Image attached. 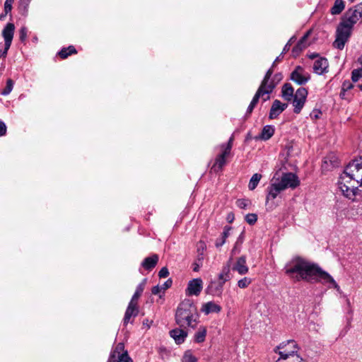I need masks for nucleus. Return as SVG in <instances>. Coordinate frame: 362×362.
<instances>
[{
  "mask_svg": "<svg viewBox=\"0 0 362 362\" xmlns=\"http://www.w3.org/2000/svg\"><path fill=\"white\" fill-rule=\"evenodd\" d=\"M175 322L180 327L195 328L197 325L198 314L192 300L185 299L177 306L175 312Z\"/></svg>",
  "mask_w": 362,
  "mask_h": 362,
  "instance_id": "4",
  "label": "nucleus"
},
{
  "mask_svg": "<svg viewBox=\"0 0 362 362\" xmlns=\"http://www.w3.org/2000/svg\"><path fill=\"white\" fill-rule=\"evenodd\" d=\"M118 362H132V360L129 356L127 351H124L120 356V358L118 360Z\"/></svg>",
  "mask_w": 362,
  "mask_h": 362,
  "instance_id": "44",
  "label": "nucleus"
},
{
  "mask_svg": "<svg viewBox=\"0 0 362 362\" xmlns=\"http://www.w3.org/2000/svg\"><path fill=\"white\" fill-rule=\"evenodd\" d=\"M14 0H6L4 2V12L6 14L10 13L12 10V4H13Z\"/></svg>",
  "mask_w": 362,
  "mask_h": 362,
  "instance_id": "41",
  "label": "nucleus"
},
{
  "mask_svg": "<svg viewBox=\"0 0 362 362\" xmlns=\"http://www.w3.org/2000/svg\"><path fill=\"white\" fill-rule=\"evenodd\" d=\"M233 137H230L229 141L227 144H223L221 145V148L222 151H225L226 153L230 154L233 145Z\"/></svg>",
  "mask_w": 362,
  "mask_h": 362,
  "instance_id": "36",
  "label": "nucleus"
},
{
  "mask_svg": "<svg viewBox=\"0 0 362 362\" xmlns=\"http://www.w3.org/2000/svg\"><path fill=\"white\" fill-rule=\"evenodd\" d=\"M199 265L198 264H194V267L193 268V270L194 272H198L199 270Z\"/></svg>",
  "mask_w": 362,
  "mask_h": 362,
  "instance_id": "61",
  "label": "nucleus"
},
{
  "mask_svg": "<svg viewBox=\"0 0 362 362\" xmlns=\"http://www.w3.org/2000/svg\"><path fill=\"white\" fill-rule=\"evenodd\" d=\"M113 351L118 354H123L124 352V345L123 343H119L117 344L115 348L112 350Z\"/></svg>",
  "mask_w": 362,
  "mask_h": 362,
  "instance_id": "47",
  "label": "nucleus"
},
{
  "mask_svg": "<svg viewBox=\"0 0 362 362\" xmlns=\"http://www.w3.org/2000/svg\"><path fill=\"white\" fill-rule=\"evenodd\" d=\"M319 114H321L320 111H313V112L311 114V117H314L315 119H317L319 117Z\"/></svg>",
  "mask_w": 362,
  "mask_h": 362,
  "instance_id": "57",
  "label": "nucleus"
},
{
  "mask_svg": "<svg viewBox=\"0 0 362 362\" xmlns=\"http://www.w3.org/2000/svg\"><path fill=\"white\" fill-rule=\"evenodd\" d=\"M231 230L230 226H225L223 228V231L221 234V236L220 238H218L216 240L215 245L216 247H220L226 243V238L228 237L230 230Z\"/></svg>",
  "mask_w": 362,
  "mask_h": 362,
  "instance_id": "25",
  "label": "nucleus"
},
{
  "mask_svg": "<svg viewBox=\"0 0 362 362\" xmlns=\"http://www.w3.org/2000/svg\"><path fill=\"white\" fill-rule=\"evenodd\" d=\"M345 5L343 0H336L334 6L331 8V13L333 15H337L341 13L344 9Z\"/></svg>",
  "mask_w": 362,
  "mask_h": 362,
  "instance_id": "30",
  "label": "nucleus"
},
{
  "mask_svg": "<svg viewBox=\"0 0 362 362\" xmlns=\"http://www.w3.org/2000/svg\"><path fill=\"white\" fill-rule=\"evenodd\" d=\"M245 221L250 225H254L257 221V215L256 214H248L245 217Z\"/></svg>",
  "mask_w": 362,
  "mask_h": 362,
  "instance_id": "37",
  "label": "nucleus"
},
{
  "mask_svg": "<svg viewBox=\"0 0 362 362\" xmlns=\"http://www.w3.org/2000/svg\"><path fill=\"white\" fill-rule=\"evenodd\" d=\"M233 270L236 271L240 275L246 274L248 272L249 268L246 264L245 256H241L237 259L233 267Z\"/></svg>",
  "mask_w": 362,
  "mask_h": 362,
  "instance_id": "17",
  "label": "nucleus"
},
{
  "mask_svg": "<svg viewBox=\"0 0 362 362\" xmlns=\"http://www.w3.org/2000/svg\"><path fill=\"white\" fill-rule=\"evenodd\" d=\"M283 57L284 56H281V54H280L279 57H277L276 58L275 61H277V62L280 61L281 59V58H283Z\"/></svg>",
  "mask_w": 362,
  "mask_h": 362,
  "instance_id": "62",
  "label": "nucleus"
},
{
  "mask_svg": "<svg viewBox=\"0 0 362 362\" xmlns=\"http://www.w3.org/2000/svg\"><path fill=\"white\" fill-rule=\"evenodd\" d=\"M31 0H19L18 8L23 15H26Z\"/></svg>",
  "mask_w": 362,
  "mask_h": 362,
  "instance_id": "33",
  "label": "nucleus"
},
{
  "mask_svg": "<svg viewBox=\"0 0 362 362\" xmlns=\"http://www.w3.org/2000/svg\"><path fill=\"white\" fill-rule=\"evenodd\" d=\"M290 344H292L294 349L291 351H288L287 350L279 351L280 357L279 358L276 362H305L303 359L297 354L299 348L294 340L291 339L286 341H284L277 346V349H284L286 346V345Z\"/></svg>",
  "mask_w": 362,
  "mask_h": 362,
  "instance_id": "5",
  "label": "nucleus"
},
{
  "mask_svg": "<svg viewBox=\"0 0 362 362\" xmlns=\"http://www.w3.org/2000/svg\"><path fill=\"white\" fill-rule=\"evenodd\" d=\"M361 78H362V68L358 69H354L351 74L352 81L356 83V82L358 81V80Z\"/></svg>",
  "mask_w": 362,
  "mask_h": 362,
  "instance_id": "35",
  "label": "nucleus"
},
{
  "mask_svg": "<svg viewBox=\"0 0 362 362\" xmlns=\"http://www.w3.org/2000/svg\"><path fill=\"white\" fill-rule=\"evenodd\" d=\"M206 335V329L205 327H200L198 331L194 334V341L197 343H202L204 341Z\"/></svg>",
  "mask_w": 362,
  "mask_h": 362,
  "instance_id": "31",
  "label": "nucleus"
},
{
  "mask_svg": "<svg viewBox=\"0 0 362 362\" xmlns=\"http://www.w3.org/2000/svg\"><path fill=\"white\" fill-rule=\"evenodd\" d=\"M290 79L298 85H304L310 79V74L304 68L300 66H297L295 69L291 72Z\"/></svg>",
  "mask_w": 362,
  "mask_h": 362,
  "instance_id": "9",
  "label": "nucleus"
},
{
  "mask_svg": "<svg viewBox=\"0 0 362 362\" xmlns=\"http://www.w3.org/2000/svg\"><path fill=\"white\" fill-rule=\"evenodd\" d=\"M282 78L283 76L281 74H276L272 78H269V81H267V83L264 84V81H262L257 90H272L276 88L277 84L279 83Z\"/></svg>",
  "mask_w": 362,
  "mask_h": 362,
  "instance_id": "13",
  "label": "nucleus"
},
{
  "mask_svg": "<svg viewBox=\"0 0 362 362\" xmlns=\"http://www.w3.org/2000/svg\"><path fill=\"white\" fill-rule=\"evenodd\" d=\"M290 42H291V40L286 44V45L283 48V50L281 53V56H284L289 50L290 46H291Z\"/></svg>",
  "mask_w": 362,
  "mask_h": 362,
  "instance_id": "54",
  "label": "nucleus"
},
{
  "mask_svg": "<svg viewBox=\"0 0 362 362\" xmlns=\"http://www.w3.org/2000/svg\"><path fill=\"white\" fill-rule=\"evenodd\" d=\"M251 282L252 281L250 278L244 277L238 281V286L240 288H247Z\"/></svg>",
  "mask_w": 362,
  "mask_h": 362,
  "instance_id": "38",
  "label": "nucleus"
},
{
  "mask_svg": "<svg viewBox=\"0 0 362 362\" xmlns=\"http://www.w3.org/2000/svg\"><path fill=\"white\" fill-rule=\"evenodd\" d=\"M169 275V272L167 267H164L158 272L160 278H166Z\"/></svg>",
  "mask_w": 362,
  "mask_h": 362,
  "instance_id": "48",
  "label": "nucleus"
},
{
  "mask_svg": "<svg viewBox=\"0 0 362 362\" xmlns=\"http://www.w3.org/2000/svg\"><path fill=\"white\" fill-rule=\"evenodd\" d=\"M281 90H293V88L289 83H286L281 88Z\"/></svg>",
  "mask_w": 362,
  "mask_h": 362,
  "instance_id": "55",
  "label": "nucleus"
},
{
  "mask_svg": "<svg viewBox=\"0 0 362 362\" xmlns=\"http://www.w3.org/2000/svg\"><path fill=\"white\" fill-rule=\"evenodd\" d=\"M236 204L240 209H246L248 206V200L245 199H239L237 200Z\"/></svg>",
  "mask_w": 362,
  "mask_h": 362,
  "instance_id": "43",
  "label": "nucleus"
},
{
  "mask_svg": "<svg viewBox=\"0 0 362 362\" xmlns=\"http://www.w3.org/2000/svg\"><path fill=\"white\" fill-rule=\"evenodd\" d=\"M306 37L307 35L302 37L298 42V43L293 47L292 53L294 55H298V54L307 47V45L305 44Z\"/></svg>",
  "mask_w": 362,
  "mask_h": 362,
  "instance_id": "29",
  "label": "nucleus"
},
{
  "mask_svg": "<svg viewBox=\"0 0 362 362\" xmlns=\"http://www.w3.org/2000/svg\"><path fill=\"white\" fill-rule=\"evenodd\" d=\"M351 92H340L339 98L342 100H349Z\"/></svg>",
  "mask_w": 362,
  "mask_h": 362,
  "instance_id": "52",
  "label": "nucleus"
},
{
  "mask_svg": "<svg viewBox=\"0 0 362 362\" xmlns=\"http://www.w3.org/2000/svg\"><path fill=\"white\" fill-rule=\"evenodd\" d=\"M170 336L177 344H181L187 337V332L182 329L175 328L170 332Z\"/></svg>",
  "mask_w": 362,
  "mask_h": 362,
  "instance_id": "18",
  "label": "nucleus"
},
{
  "mask_svg": "<svg viewBox=\"0 0 362 362\" xmlns=\"http://www.w3.org/2000/svg\"><path fill=\"white\" fill-rule=\"evenodd\" d=\"M274 134V128L271 125H266L263 127L260 139L264 141L269 139Z\"/></svg>",
  "mask_w": 362,
  "mask_h": 362,
  "instance_id": "28",
  "label": "nucleus"
},
{
  "mask_svg": "<svg viewBox=\"0 0 362 362\" xmlns=\"http://www.w3.org/2000/svg\"><path fill=\"white\" fill-rule=\"evenodd\" d=\"M281 97L291 103L293 108V112L299 114L305 105L308 97V92H281Z\"/></svg>",
  "mask_w": 362,
  "mask_h": 362,
  "instance_id": "6",
  "label": "nucleus"
},
{
  "mask_svg": "<svg viewBox=\"0 0 362 362\" xmlns=\"http://www.w3.org/2000/svg\"><path fill=\"white\" fill-rule=\"evenodd\" d=\"M288 107V105L286 103H282L279 100H275L271 107L270 111H269V119H276L278 117V116L284 111L286 107Z\"/></svg>",
  "mask_w": 362,
  "mask_h": 362,
  "instance_id": "14",
  "label": "nucleus"
},
{
  "mask_svg": "<svg viewBox=\"0 0 362 362\" xmlns=\"http://www.w3.org/2000/svg\"><path fill=\"white\" fill-rule=\"evenodd\" d=\"M339 165V162L337 157L334 154H330L325 158L322 168L325 170H329V167L336 168Z\"/></svg>",
  "mask_w": 362,
  "mask_h": 362,
  "instance_id": "23",
  "label": "nucleus"
},
{
  "mask_svg": "<svg viewBox=\"0 0 362 362\" xmlns=\"http://www.w3.org/2000/svg\"><path fill=\"white\" fill-rule=\"evenodd\" d=\"M277 183L285 190L287 188L295 189L300 185L298 176L293 173H283L281 178H277Z\"/></svg>",
  "mask_w": 362,
  "mask_h": 362,
  "instance_id": "7",
  "label": "nucleus"
},
{
  "mask_svg": "<svg viewBox=\"0 0 362 362\" xmlns=\"http://www.w3.org/2000/svg\"><path fill=\"white\" fill-rule=\"evenodd\" d=\"M6 15H7V14H6V13H5L4 14H3V13H2L1 15H0V20L4 19V18Z\"/></svg>",
  "mask_w": 362,
  "mask_h": 362,
  "instance_id": "63",
  "label": "nucleus"
},
{
  "mask_svg": "<svg viewBox=\"0 0 362 362\" xmlns=\"http://www.w3.org/2000/svg\"><path fill=\"white\" fill-rule=\"evenodd\" d=\"M223 284L220 282L212 281L206 288V292L213 296H221L223 291Z\"/></svg>",
  "mask_w": 362,
  "mask_h": 362,
  "instance_id": "22",
  "label": "nucleus"
},
{
  "mask_svg": "<svg viewBox=\"0 0 362 362\" xmlns=\"http://www.w3.org/2000/svg\"><path fill=\"white\" fill-rule=\"evenodd\" d=\"M122 354L116 353L113 351H111L107 362H118Z\"/></svg>",
  "mask_w": 362,
  "mask_h": 362,
  "instance_id": "40",
  "label": "nucleus"
},
{
  "mask_svg": "<svg viewBox=\"0 0 362 362\" xmlns=\"http://www.w3.org/2000/svg\"><path fill=\"white\" fill-rule=\"evenodd\" d=\"M294 349L293 346H292L291 344H287L286 345V346L284 348V349H278L277 347L275 349L274 351L276 353H278L279 354V351H285V350H287L288 351H293Z\"/></svg>",
  "mask_w": 362,
  "mask_h": 362,
  "instance_id": "50",
  "label": "nucleus"
},
{
  "mask_svg": "<svg viewBox=\"0 0 362 362\" xmlns=\"http://www.w3.org/2000/svg\"><path fill=\"white\" fill-rule=\"evenodd\" d=\"M271 92H257L256 94L255 95V96L253 97L252 101L250 102V104L249 105L247 109V112H246V115H250L251 114V112L253 111L255 107L256 106V105L257 104V103L259 102V98L261 95H264V94H268V93H270Z\"/></svg>",
  "mask_w": 362,
  "mask_h": 362,
  "instance_id": "26",
  "label": "nucleus"
},
{
  "mask_svg": "<svg viewBox=\"0 0 362 362\" xmlns=\"http://www.w3.org/2000/svg\"><path fill=\"white\" fill-rule=\"evenodd\" d=\"M77 51L73 45H70L67 47L62 48L59 52L58 55L60 58L64 59L71 54H76Z\"/></svg>",
  "mask_w": 362,
  "mask_h": 362,
  "instance_id": "27",
  "label": "nucleus"
},
{
  "mask_svg": "<svg viewBox=\"0 0 362 362\" xmlns=\"http://www.w3.org/2000/svg\"><path fill=\"white\" fill-rule=\"evenodd\" d=\"M328 68V62L325 58L317 59L313 64V71L317 74H322L327 71Z\"/></svg>",
  "mask_w": 362,
  "mask_h": 362,
  "instance_id": "19",
  "label": "nucleus"
},
{
  "mask_svg": "<svg viewBox=\"0 0 362 362\" xmlns=\"http://www.w3.org/2000/svg\"><path fill=\"white\" fill-rule=\"evenodd\" d=\"M221 307L214 302L210 301L203 304L201 311L205 315L210 313H218L221 311Z\"/></svg>",
  "mask_w": 362,
  "mask_h": 362,
  "instance_id": "20",
  "label": "nucleus"
},
{
  "mask_svg": "<svg viewBox=\"0 0 362 362\" xmlns=\"http://www.w3.org/2000/svg\"><path fill=\"white\" fill-rule=\"evenodd\" d=\"M358 87L361 89V90H362V83L358 84Z\"/></svg>",
  "mask_w": 362,
  "mask_h": 362,
  "instance_id": "64",
  "label": "nucleus"
},
{
  "mask_svg": "<svg viewBox=\"0 0 362 362\" xmlns=\"http://www.w3.org/2000/svg\"><path fill=\"white\" fill-rule=\"evenodd\" d=\"M13 85H14V81L12 79H11V78L7 79L6 86L4 87L3 90H6V91L12 90V89L13 88Z\"/></svg>",
  "mask_w": 362,
  "mask_h": 362,
  "instance_id": "45",
  "label": "nucleus"
},
{
  "mask_svg": "<svg viewBox=\"0 0 362 362\" xmlns=\"http://www.w3.org/2000/svg\"><path fill=\"white\" fill-rule=\"evenodd\" d=\"M182 362H197V358L194 356L190 350L185 352Z\"/></svg>",
  "mask_w": 362,
  "mask_h": 362,
  "instance_id": "34",
  "label": "nucleus"
},
{
  "mask_svg": "<svg viewBox=\"0 0 362 362\" xmlns=\"http://www.w3.org/2000/svg\"><path fill=\"white\" fill-rule=\"evenodd\" d=\"M362 18V4L354 8L348 9L341 22L339 24L336 30V39L333 42V47L342 50L346 42L349 40L354 25Z\"/></svg>",
  "mask_w": 362,
  "mask_h": 362,
  "instance_id": "3",
  "label": "nucleus"
},
{
  "mask_svg": "<svg viewBox=\"0 0 362 362\" xmlns=\"http://www.w3.org/2000/svg\"><path fill=\"white\" fill-rule=\"evenodd\" d=\"M144 290V289L141 288V286H137L135 293H134L130 301L137 303V300L139 298V297L141 296Z\"/></svg>",
  "mask_w": 362,
  "mask_h": 362,
  "instance_id": "39",
  "label": "nucleus"
},
{
  "mask_svg": "<svg viewBox=\"0 0 362 362\" xmlns=\"http://www.w3.org/2000/svg\"><path fill=\"white\" fill-rule=\"evenodd\" d=\"M230 154L226 153L225 151H222L221 153L217 156V157L215 159V162L211 166V170L214 171V173H218L221 171L223 168V167L226 163V157L228 156Z\"/></svg>",
  "mask_w": 362,
  "mask_h": 362,
  "instance_id": "16",
  "label": "nucleus"
},
{
  "mask_svg": "<svg viewBox=\"0 0 362 362\" xmlns=\"http://www.w3.org/2000/svg\"><path fill=\"white\" fill-rule=\"evenodd\" d=\"M354 88V86L349 81H344L342 84L341 90H349Z\"/></svg>",
  "mask_w": 362,
  "mask_h": 362,
  "instance_id": "46",
  "label": "nucleus"
},
{
  "mask_svg": "<svg viewBox=\"0 0 362 362\" xmlns=\"http://www.w3.org/2000/svg\"><path fill=\"white\" fill-rule=\"evenodd\" d=\"M338 185L343 195L349 199L354 200L356 196H362V156L346 165Z\"/></svg>",
  "mask_w": 362,
  "mask_h": 362,
  "instance_id": "1",
  "label": "nucleus"
},
{
  "mask_svg": "<svg viewBox=\"0 0 362 362\" xmlns=\"http://www.w3.org/2000/svg\"><path fill=\"white\" fill-rule=\"evenodd\" d=\"M230 279V265L228 264L224 266L218 274V282L224 284Z\"/></svg>",
  "mask_w": 362,
  "mask_h": 362,
  "instance_id": "24",
  "label": "nucleus"
},
{
  "mask_svg": "<svg viewBox=\"0 0 362 362\" xmlns=\"http://www.w3.org/2000/svg\"><path fill=\"white\" fill-rule=\"evenodd\" d=\"M146 281H147V279H144L142 280V281L138 286H141V288L144 289Z\"/></svg>",
  "mask_w": 362,
  "mask_h": 362,
  "instance_id": "59",
  "label": "nucleus"
},
{
  "mask_svg": "<svg viewBox=\"0 0 362 362\" xmlns=\"http://www.w3.org/2000/svg\"><path fill=\"white\" fill-rule=\"evenodd\" d=\"M203 288V281L200 278L193 279L189 281L185 290V293L188 296H199Z\"/></svg>",
  "mask_w": 362,
  "mask_h": 362,
  "instance_id": "11",
  "label": "nucleus"
},
{
  "mask_svg": "<svg viewBox=\"0 0 362 362\" xmlns=\"http://www.w3.org/2000/svg\"><path fill=\"white\" fill-rule=\"evenodd\" d=\"M278 179H276L275 176L272 178L271 184L267 188V196H266V205L269 204V201H272L277 197V196L284 189L277 183Z\"/></svg>",
  "mask_w": 362,
  "mask_h": 362,
  "instance_id": "10",
  "label": "nucleus"
},
{
  "mask_svg": "<svg viewBox=\"0 0 362 362\" xmlns=\"http://www.w3.org/2000/svg\"><path fill=\"white\" fill-rule=\"evenodd\" d=\"M28 29L22 27L19 30V38L21 42H25L27 38Z\"/></svg>",
  "mask_w": 362,
  "mask_h": 362,
  "instance_id": "42",
  "label": "nucleus"
},
{
  "mask_svg": "<svg viewBox=\"0 0 362 362\" xmlns=\"http://www.w3.org/2000/svg\"><path fill=\"white\" fill-rule=\"evenodd\" d=\"M227 220L229 223L233 222V221L234 220V214L232 213L229 214L227 216Z\"/></svg>",
  "mask_w": 362,
  "mask_h": 362,
  "instance_id": "58",
  "label": "nucleus"
},
{
  "mask_svg": "<svg viewBox=\"0 0 362 362\" xmlns=\"http://www.w3.org/2000/svg\"><path fill=\"white\" fill-rule=\"evenodd\" d=\"M15 25L12 23H8L2 30V36L4 40V49L2 52L3 56H6L13 38Z\"/></svg>",
  "mask_w": 362,
  "mask_h": 362,
  "instance_id": "8",
  "label": "nucleus"
},
{
  "mask_svg": "<svg viewBox=\"0 0 362 362\" xmlns=\"http://www.w3.org/2000/svg\"><path fill=\"white\" fill-rule=\"evenodd\" d=\"M161 289L162 288L157 285L152 288L151 292L153 295H158Z\"/></svg>",
  "mask_w": 362,
  "mask_h": 362,
  "instance_id": "56",
  "label": "nucleus"
},
{
  "mask_svg": "<svg viewBox=\"0 0 362 362\" xmlns=\"http://www.w3.org/2000/svg\"><path fill=\"white\" fill-rule=\"evenodd\" d=\"M6 134V124L0 120V136H3Z\"/></svg>",
  "mask_w": 362,
  "mask_h": 362,
  "instance_id": "49",
  "label": "nucleus"
},
{
  "mask_svg": "<svg viewBox=\"0 0 362 362\" xmlns=\"http://www.w3.org/2000/svg\"><path fill=\"white\" fill-rule=\"evenodd\" d=\"M173 281L170 279H168L162 286V289L166 290L172 286Z\"/></svg>",
  "mask_w": 362,
  "mask_h": 362,
  "instance_id": "53",
  "label": "nucleus"
},
{
  "mask_svg": "<svg viewBox=\"0 0 362 362\" xmlns=\"http://www.w3.org/2000/svg\"><path fill=\"white\" fill-rule=\"evenodd\" d=\"M139 314V308L136 302H129L124 317V325H127L132 317H136Z\"/></svg>",
  "mask_w": 362,
  "mask_h": 362,
  "instance_id": "15",
  "label": "nucleus"
},
{
  "mask_svg": "<svg viewBox=\"0 0 362 362\" xmlns=\"http://www.w3.org/2000/svg\"><path fill=\"white\" fill-rule=\"evenodd\" d=\"M261 178H262V175H260L259 173H255L252 176V177H251V179L250 180V182H249V185H248L249 189H250V190L255 189L257 187V186L259 180H261Z\"/></svg>",
  "mask_w": 362,
  "mask_h": 362,
  "instance_id": "32",
  "label": "nucleus"
},
{
  "mask_svg": "<svg viewBox=\"0 0 362 362\" xmlns=\"http://www.w3.org/2000/svg\"><path fill=\"white\" fill-rule=\"evenodd\" d=\"M158 262V255L154 254L150 257H146L141 263V266L146 270H152Z\"/></svg>",
  "mask_w": 362,
  "mask_h": 362,
  "instance_id": "21",
  "label": "nucleus"
},
{
  "mask_svg": "<svg viewBox=\"0 0 362 362\" xmlns=\"http://www.w3.org/2000/svg\"><path fill=\"white\" fill-rule=\"evenodd\" d=\"M315 281L317 282H321L323 284L327 285V286L329 288H335L339 293H342L339 286L334 281V279L332 278V276L324 270H322V272H320V275L319 278L316 279Z\"/></svg>",
  "mask_w": 362,
  "mask_h": 362,
  "instance_id": "12",
  "label": "nucleus"
},
{
  "mask_svg": "<svg viewBox=\"0 0 362 362\" xmlns=\"http://www.w3.org/2000/svg\"><path fill=\"white\" fill-rule=\"evenodd\" d=\"M285 274L295 281H310L313 276L319 278L322 269L317 264L296 257L288 262L284 267Z\"/></svg>",
  "mask_w": 362,
  "mask_h": 362,
  "instance_id": "2",
  "label": "nucleus"
},
{
  "mask_svg": "<svg viewBox=\"0 0 362 362\" xmlns=\"http://www.w3.org/2000/svg\"><path fill=\"white\" fill-rule=\"evenodd\" d=\"M273 74V69L271 67L266 73L264 78L263 81H264V84L267 83V81H269V78H271V76Z\"/></svg>",
  "mask_w": 362,
  "mask_h": 362,
  "instance_id": "51",
  "label": "nucleus"
},
{
  "mask_svg": "<svg viewBox=\"0 0 362 362\" xmlns=\"http://www.w3.org/2000/svg\"><path fill=\"white\" fill-rule=\"evenodd\" d=\"M151 323H152V321H151L149 322L148 320H144V322H143V325H147L148 327H150V324H151Z\"/></svg>",
  "mask_w": 362,
  "mask_h": 362,
  "instance_id": "60",
  "label": "nucleus"
}]
</instances>
